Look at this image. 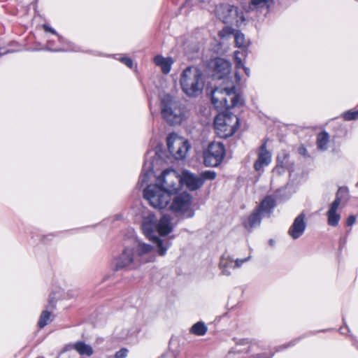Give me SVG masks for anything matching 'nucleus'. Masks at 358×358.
<instances>
[{"instance_id": "1", "label": "nucleus", "mask_w": 358, "mask_h": 358, "mask_svg": "<svg viewBox=\"0 0 358 358\" xmlns=\"http://www.w3.org/2000/svg\"><path fill=\"white\" fill-rule=\"evenodd\" d=\"M152 250L150 245L136 240L112 259L111 268L115 271L138 269L142 264L154 261V257L150 255Z\"/></svg>"}, {"instance_id": "2", "label": "nucleus", "mask_w": 358, "mask_h": 358, "mask_svg": "<svg viewBox=\"0 0 358 358\" xmlns=\"http://www.w3.org/2000/svg\"><path fill=\"white\" fill-rule=\"evenodd\" d=\"M141 229L145 236L156 244L159 255L164 256L170 247L171 242L159 238L158 235L166 236L172 231L171 217L165 215L158 220L153 214H149L143 218Z\"/></svg>"}, {"instance_id": "3", "label": "nucleus", "mask_w": 358, "mask_h": 358, "mask_svg": "<svg viewBox=\"0 0 358 358\" xmlns=\"http://www.w3.org/2000/svg\"><path fill=\"white\" fill-rule=\"evenodd\" d=\"M240 80V76L236 73L234 80L227 79L226 83H222L219 87L213 90L211 101L217 110L224 111L241 103V97L235 90Z\"/></svg>"}, {"instance_id": "4", "label": "nucleus", "mask_w": 358, "mask_h": 358, "mask_svg": "<svg viewBox=\"0 0 358 358\" xmlns=\"http://www.w3.org/2000/svg\"><path fill=\"white\" fill-rule=\"evenodd\" d=\"M180 85L182 92L187 96H197L202 92L204 87L201 71L194 66L187 67L180 74Z\"/></svg>"}, {"instance_id": "5", "label": "nucleus", "mask_w": 358, "mask_h": 358, "mask_svg": "<svg viewBox=\"0 0 358 358\" xmlns=\"http://www.w3.org/2000/svg\"><path fill=\"white\" fill-rule=\"evenodd\" d=\"M163 118L171 124H179L185 118V113L180 103L169 94L163 96L161 103Z\"/></svg>"}, {"instance_id": "6", "label": "nucleus", "mask_w": 358, "mask_h": 358, "mask_svg": "<svg viewBox=\"0 0 358 358\" xmlns=\"http://www.w3.org/2000/svg\"><path fill=\"white\" fill-rule=\"evenodd\" d=\"M238 118L231 113L220 111L214 120L215 132L220 138L232 136L237 129Z\"/></svg>"}, {"instance_id": "7", "label": "nucleus", "mask_w": 358, "mask_h": 358, "mask_svg": "<svg viewBox=\"0 0 358 358\" xmlns=\"http://www.w3.org/2000/svg\"><path fill=\"white\" fill-rule=\"evenodd\" d=\"M155 185L173 197L181 190L180 176L174 169L163 171L156 178Z\"/></svg>"}, {"instance_id": "8", "label": "nucleus", "mask_w": 358, "mask_h": 358, "mask_svg": "<svg viewBox=\"0 0 358 358\" xmlns=\"http://www.w3.org/2000/svg\"><path fill=\"white\" fill-rule=\"evenodd\" d=\"M143 197L155 208L163 209L170 204L172 196L155 184L143 189Z\"/></svg>"}, {"instance_id": "9", "label": "nucleus", "mask_w": 358, "mask_h": 358, "mask_svg": "<svg viewBox=\"0 0 358 358\" xmlns=\"http://www.w3.org/2000/svg\"><path fill=\"white\" fill-rule=\"evenodd\" d=\"M166 145L170 155L175 159H184L190 148L189 141L176 133H171L167 136Z\"/></svg>"}, {"instance_id": "10", "label": "nucleus", "mask_w": 358, "mask_h": 358, "mask_svg": "<svg viewBox=\"0 0 358 358\" xmlns=\"http://www.w3.org/2000/svg\"><path fill=\"white\" fill-rule=\"evenodd\" d=\"M171 200L170 209L172 211L179 213L185 217H192L194 215L192 196L189 193L187 192L178 193Z\"/></svg>"}, {"instance_id": "11", "label": "nucleus", "mask_w": 358, "mask_h": 358, "mask_svg": "<svg viewBox=\"0 0 358 358\" xmlns=\"http://www.w3.org/2000/svg\"><path fill=\"white\" fill-rule=\"evenodd\" d=\"M225 156V148L222 143L211 142L203 152L204 164L206 166H217Z\"/></svg>"}, {"instance_id": "12", "label": "nucleus", "mask_w": 358, "mask_h": 358, "mask_svg": "<svg viewBox=\"0 0 358 358\" xmlns=\"http://www.w3.org/2000/svg\"><path fill=\"white\" fill-rule=\"evenodd\" d=\"M216 16L224 23H230L238 17V8L229 4H220L215 10Z\"/></svg>"}, {"instance_id": "13", "label": "nucleus", "mask_w": 358, "mask_h": 358, "mask_svg": "<svg viewBox=\"0 0 358 358\" xmlns=\"http://www.w3.org/2000/svg\"><path fill=\"white\" fill-rule=\"evenodd\" d=\"M231 64L222 58H217L213 62V76L217 79H223L222 83H226L227 79L234 80V78H229L228 76L231 72Z\"/></svg>"}, {"instance_id": "14", "label": "nucleus", "mask_w": 358, "mask_h": 358, "mask_svg": "<svg viewBox=\"0 0 358 358\" xmlns=\"http://www.w3.org/2000/svg\"><path fill=\"white\" fill-rule=\"evenodd\" d=\"M180 176L181 186L185 185L190 191L197 190L203 186V180L199 175L188 170L182 171Z\"/></svg>"}, {"instance_id": "15", "label": "nucleus", "mask_w": 358, "mask_h": 358, "mask_svg": "<svg viewBox=\"0 0 358 358\" xmlns=\"http://www.w3.org/2000/svg\"><path fill=\"white\" fill-rule=\"evenodd\" d=\"M305 215L299 214L294 220L292 224L288 230V234L293 238L297 239L301 237L305 231L306 223L305 222Z\"/></svg>"}, {"instance_id": "16", "label": "nucleus", "mask_w": 358, "mask_h": 358, "mask_svg": "<svg viewBox=\"0 0 358 358\" xmlns=\"http://www.w3.org/2000/svg\"><path fill=\"white\" fill-rule=\"evenodd\" d=\"M271 162V154L267 150L266 143H263L258 152V158L254 164L256 171H259Z\"/></svg>"}, {"instance_id": "17", "label": "nucleus", "mask_w": 358, "mask_h": 358, "mask_svg": "<svg viewBox=\"0 0 358 358\" xmlns=\"http://www.w3.org/2000/svg\"><path fill=\"white\" fill-rule=\"evenodd\" d=\"M294 163L289 159V155L285 150H282L277 156V165L274 169L275 172L279 174L282 173L281 169L292 171Z\"/></svg>"}, {"instance_id": "18", "label": "nucleus", "mask_w": 358, "mask_h": 358, "mask_svg": "<svg viewBox=\"0 0 358 358\" xmlns=\"http://www.w3.org/2000/svg\"><path fill=\"white\" fill-rule=\"evenodd\" d=\"M341 203V199L336 198L334 202L331 204L330 208L327 212V222L328 224L332 227L338 225L341 215L338 213V209Z\"/></svg>"}, {"instance_id": "19", "label": "nucleus", "mask_w": 358, "mask_h": 358, "mask_svg": "<svg viewBox=\"0 0 358 358\" xmlns=\"http://www.w3.org/2000/svg\"><path fill=\"white\" fill-rule=\"evenodd\" d=\"M154 63L161 68L163 73L168 74L171 71L173 59L171 57H164L162 55H157L154 58Z\"/></svg>"}, {"instance_id": "20", "label": "nucleus", "mask_w": 358, "mask_h": 358, "mask_svg": "<svg viewBox=\"0 0 358 358\" xmlns=\"http://www.w3.org/2000/svg\"><path fill=\"white\" fill-rule=\"evenodd\" d=\"M220 268L222 274L224 275H229L231 273V269H234V259L226 254L223 255L220 262Z\"/></svg>"}, {"instance_id": "21", "label": "nucleus", "mask_w": 358, "mask_h": 358, "mask_svg": "<svg viewBox=\"0 0 358 358\" xmlns=\"http://www.w3.org/2000/svg\"><path fill=\"white\" fill-rule=\"evenodd\" d=\"M275 206V200L270 196H266L257 209L262 215H269Z\"/></svg>"}, {"instance_id": "22", "label": "nucleus", "mask_w": 358, "mask_h": 358, "mask_svg": "<svg viewBox=\"0 0 358 358\" xmlns=\"http://www.w3.org/2000/svg\"><path fill=\"white\" fill-rule=\"evenodd\" d=\"M73 348L82 356L90 357L94 352L92 348L83 341L74 343Z\"/></svg>"}, {"instance_id": "23", "label": "nucleus", "mask_w": 358, "mask_h": 358, "mask_svg": "<svg viewBox=\"0 0 358 358\" xmlns=\"http://www.w3.org/2000/svg\"><path fill=\"white\" fill-rule=\"evenodd\" d=\"M262 215L257 210L251 214L248 220L244 223L245 227L247 229H251L259 225L262 220Z\"/></svg>"}, {"instance_id": "24", "label": "nucleus", "mask_w": 358, "mask_h": 358, "mask_svg": "<svg viewBox=\"0 0 358 358\" xmlns=\"http://www.w3.org/2000/svg\"><path fill=\"white\" fill-rule=\"evenodd\" d=\"M329 134L327 132H321L317 135V145L319 149L325 150L329 143Z\"/></svg>"}, {"instance_id": "25", "label": "nucleus", "mask_w": 358, "mask_h": 358, "mask_svg": "<svg viewBox=\"0 0 358 358\" xmlns=\"http://www.w3.org/2000/svg\"><path fill=\"white\" fill-rule=\"evenodd\" d=\"M208 328L202 322L195 323L190 329V332L196 336H203L207 332Z\"/></svg>"}, {"instance_id": "26", "label": "nucleus", "mask_w": 358, "mask_h": 358, "mask_svg": "<svg viewBox=\"0 0 358 358\" xmlns=\"http://www.w3.org/2000/svg\"><path fill=\"white\" fill-rule=\"evenodd\" d=\"M52 321V313L50 311L48 310H43L41 313L39 321H38V326L41 328L44 327L45 325H47L49 322Z\"/></svg>"}, {"instance_id": "27", "label": "nucleus", "mask_w": 358, "mask_h": 358, "mask_svg": "<svg viewBox=\"0 0 358 358\" xmlns=\"http://www.w3.org/2000/svg\"><path fill=\"white\" fill-rule=\"evenodd\" d=\"M235 43L237 47L243 48L245 47L248 44L247 41L245 40V36L240 31H236L234 34Z\"/></svg>"}, {"instance_id": "28", "label": "nucleus", "mask_w": 358, "mask_h": 358, "mask_svg": "<svg viewBox=\"0 0 358 358\" xmlns=\"http://www.w3.org/2000/svg\"><path fill=\"white\" fill-rule=\"evenodd\" d=\"M216 173L213 171H203L201 174H199V176L203 180V184L204 183L205 180H213L216 178Z\"/></svg>"}, {"instance_id": "29", "label": "nucleus", "mask_w": 358, "mask_h": 358, "mask_svg": "<svg viewBox=\"0 0 358 358\" xmlns=\"http://www.w3.org/2000/svg\"><path fill=\"white\" fill-rule=\"evenodd\" d=\"M152 173L153 170L150 166H149L148 170L143 172V174L141 176L140 182L141 183V185L147 183L149 181V179L152 176Z\"/></svg>"}, {"instance_id": "30", "label": "nucleus", "mask_w": 358, "mask_h": 358, "mask_svg": "<svg viewBox=\"0 0 358 358\" xmlns=\"http://www.w3.org/2000/svg\"><path fill=\"white\" fill-rule=\"evenodd\" d=\"M343 117L346 120H352L358 118V110H349L344 113Z\"/></svg>"}, {"instance_id": "31", "label": "nucleus", "mask_w": 358, "mask_h": 358, "mask_svg": "<svg viewBox=\"0 0 358 358\" xmlns=\"http://www.w3.org/2000/svg\"><path fill=\"white\" fill-rule=\"evenodd\" d=\"M251 258L250 256H248L246 258L244 259H236V260H234V268H237L242 266L243 264L250 260Z\"/></svg>"}, {"instance_id": "32", "label": "nucleus", "mask_w": 358, "mask_h": 358, "mask_svg": "<svg viewBox=\"0 0 358 358\" xmlns=\"http://www.w3.org/2000/svg\"><path fill=\"white\" fill-rule=\"evenodd\" d=\"M240 52L236 51L234 52V62L236 64V69H241L243 66V63L241 60V59L238 57Z\"/></svg>"}, {"instance_id": "33", "label": "nucleus", "mask_w": 358, "mask_h": 358, "mask_svg": "<svg viewBox=\"0 0 358 358\" xmlns=\"http://www.w3.org/2000/svg\"><path fill=\"white\" fill-rule=\"evenodd\" d=\"M127 354L128 350L126 348H122L115 353L114 358H125L127 357Z\"/></svg>"}, {"instance_id": "34", "label": "nucleus", "mask_w": 358, "mask_h": 358, "mask_svg": "<svg viewBox=\"0 0 358 358\" xmlns=\"http://www.w3.org/2000/svg\"><path fill=\"white\" fill-rule=\"evenodd\" d=\"M121 62L124 63L127 66L131 69L133 67V62L129 57H122L118 59Z\"/></svg>"}, {"instance_id": "35", "label": "nucleus", "mask_w": 358, "mask_h": 358, "mask_svg": "<svg viewBox=\"0 0 358 358\" xmlns=\"http://www.w3.org/2000/svg\"><path fill=\"white\" fill-rule=\"evenodd\" d=\"M43 27L45 31L50 32L52 34L57 35L56 31L54 29L51 28L48 24H45L43 25Z\"/></svg>"}, {"instance_id": "36", "label": "nucleus", "mask_w": 358, "mask_h": 358, "mask_svg": "<svg viewBox=\"0 0 358 358\" xmlns=\"http://www.w3.org/2000/svg\"><path fill=\"white\" fill-rule=\"evenodd\" d=\"M356 217L355 215H350L347 220V225L352 226L355 224Z\"/></svg>"}, {"instance_id": "37", "label": "nucleus", "mask_w": 358, "mask_h": 358, "mask_svg": "<svg viewBox=\"0 0 358 358\" xmlns=\"http://www.w3.org/2000/svg\"><path fill=\"white\" fill-rule=\"evenodd\" d=\"M299 153L301 155L306 156L307 155V150L305 147L301 146L299 148Z\"/></svg>"}, {"instance_id": "38", "label": "nucleus", "mask_w": 358, "mask_h": 358, "mask_svg": "<svg viewBox=\"0 0 358 358\" xmlns=\"http://www.w3.org/2000/svg\"><path fill=\"white\" fill-rule=\"evenodd\" d=\"M230 34L229 29V28H224V29H222V31H220V36L223 37L226 34Z\"/></svg>"}, {"instance_id": "39", "label": "nucleus", "mask_w": 358, "mask_h": 358, "mask_svg": "<svg viewBox=\"0 0 358 358\" xmlns=\"http://www.w3.org/2000/svg\"><path fill=\"white\" fill-rule=\"evenodd\" d=\"M245 73V74L249 76H250V69L248 67H245L244 65L242 67Z\"/></svg>"}, {"instance_id": "40", "label": "nucleus", "mask_w": 358, "mask_h": 358, "mask_svg": "<svg viewBox=\"0 0 358 358\" xmlns=\"http://www.w3.org/2000/svg\"><path fill=\"white\" fill-rule=\"evenodd\" d=\"M49 49H50V50H52V51H64V50H64V49H55V50H53V49H52V48H49Z\"/></svg>"}, {"instance_id": "41", "label": "nucleus", "mask_w": 358, "mask_h": 358, "mask_svg": "<svg viewBox=\"0 0 358 358\" xmlns=\"http://www.w3.org/2000/svg\"><path fill=\"white\" fill-rule=\"evenodd\" d=\"M5 53H6L5 52H3L1 50H0V55H3V54H5Z\"/></svg>"}, {"instance_id": "42", "label": "nucleus", "mask_w": 358, "mask_h": 358, "mask_svg": "<svg viewBox=\"0 0 358 358\" xmlns=\"http://www.w3.org/2000/svg\"><path fill=\"white\" fill-rule=\"evenodd\" d=\"M357 185H358V182H357Z\"/></svg>"}]
</instances>
